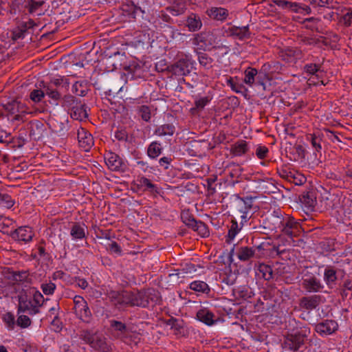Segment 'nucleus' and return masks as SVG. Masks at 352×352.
Here are the masks:
<instances>
[{"label": "nucleus", "instance_id": "f257e3e1", "mask_svg": "<svg viewBox=\"0 0 352 352\" xmlns=\"http://www.w3.org/2000/svg\"><path fill=\"white\" fill-rule=\"evenodd\" d=\"M110 301L119 307H153L160 300L157 291L154 289L130 292L122 291L120 292L111 291L109 294Z\"/></svg>", "mask_w": 352, "mask_h": 352}, {"label": "nucleus", "instance_id": "f03ea898", "mask_svg": "<svg viewBox=\"0 0 352 352\" xmlns=\"http://www.w3.org/2000/svg\"><path fill=\"white\" fill-rule=\"evenodd\" d=\"M192 43L197 49L206 50L210 48L226 49L229 47L224 45L220 40L217 39V32L216 31H204L194 35L192 39Z\"/></svg>", "mask_w": 352, "mask_h": 352}, {"label": "nucleus", "instance_id": "7ed1b4c3", "mask_svg": "<svg viewBox=\"0 0 352 352\" xmlns=\"http://www.w3.org/2000/svg\"><path fill=\"white\" fill-rule=\"evenodd\" d=\"M252 201L250 198L243 199L236 196L233 206V212L240 221V224L243 225L252 216L251 210Z\"/></svg>", "mask_w": 352, "mask_h": 352}, {"label": "nucleus", "instance_id": "20e7f679", "mask_svg": "<svg viewBox=\"0 0 352 352\" xmlns=\"http://www.w3.org/2000/svg\"><path fill=\"white\" fill-rule=\"evenodd\" d=\"M270 3L269 4L270 8H271V11L276 12V8H274V5L277 6L280 9L287 11L292 12L294 13H300V14H310L311 12V10L309 6L300 3L296 2H292L287 0H270Z\"/></svg>", "mask_w": 352, "mask_h": 352}, {"label": "nucleus", "instance_id": "39448f33", "mask_svg": "<svg viewBox=\"0 0 352 352\" xmlns=\"http://www.w3.org/2000/svg\"><path fill=\"white\" fill-rule=\"evenodd\" d=\"M181 219L184 223L197 232L200 236L205 237L208 235L209 231L207 226L201 221H197L188 210L182 212Z\"/></svg>", "mask_w": 352, "mask_h": 352}, {"label": "nucleus", "instance_id": "423d86ee", "mask_svg": "<svg viewBox=\"0 0 352 352\" xmlns=\"http://www.w3.org/2000/svg\"><path fill=\"white\" fill-rule=\"evenodd\" d=\"M306 335L300 332L289 333L285 336L283 347L290 351H297L305 344Z\"/></svg>", "mask_w": 352, "mask_h": 352}, {"label": "nucleus", "instance_id": "0eeeda50", "mask_svg": "<svg viewBox=\"0 0 352 352\" xmlns=\"http://www.w3.org/2000/svg\"><path fill=\"white\" fill-rule=\"evenodd\" d=\"M74 313L78 318L85 322L89 323L92 318V314L88 307L87 301L80 296L74 298Z\"/></svg>", "mask_w": 352, "mask_h": 352}, {"label": "nucleus", "instance_id": "6e6552de", "mask_svg": "<svg viewBox=\"0 0 352 352\" xmlns=\"http://www.w3.org/2000/svg\"><path fill=\"white\" fill-rule=\"evenodd\" d=\"M301 225L296 221L293 217H284L283 227L280 232L288 236L291 239L300 235L301 232Z\"/></svg>", "mask_w": 352, "mask_h": 352}, {"label": "nucleus", "instance_id": "1a4fd4ad", "mask_svg": "<svg viewBox=\"0 0 352 352\" xmlns=\"http://www.w3.org/2000/svg\"><path fill=\"white\" fill-rule=\"evenodd\" d=\"M218 32L223 36H234L239 39L248 38L250 34L248 25L237 27L228 24L226 26H223Z\"/></svg>", "mask_w": 352, "mask_h": 352}, {"label": "nucleus", "instance_id": "9d476101", "mask_svg": "<svg viewBox=\"0 0 352 352\" xmlns=\"http://www.w3.org/2000/svg\"><path fill=\"white\" fill-rule=\"evenodd\" d=\"M110 327L113 331L116 332V336L118 338L127 344H130L131 340V331L124 323L112 320L110 321Z\"/></svg>", "mask_w": 352, "mask_h": 352}, {"label": "nucleus", "instance_id": "9b49d317", "mask_svg": "<svg viewBox=\"0 0 352 352\" xmlns=\"http://www.w3.org/2000/svg\"><path fill=\"white\" fill-rule=\"evenodd\" d=\"M34 235L32 229L28 226H21L10 233L13 239L25 243L31 241Z\"/></svg>", "mask_w": 352, "mask_h": 352}, {"label": "nucleus", "instance_id": "f8f14e48", "mask_svg": "<svg viewBox=\"0 0 352 352\" xmlns=\"http://www.w3.org/2000/svg\"><path fill=\"white\" fill-rule=\"evenodd\" d=\"M253 250L256 251L255 257L258 258L267 256L272 251H275L277 254H280L285 252V250H280L279 245H274L272 247L271 244L268 241H263L259 245L254 246Z\"/></svg>", "mask_w": 352, "mask_h": 352}, {"label": "nucleus", "instance_id": "ddd939ff", "mask_svg": "<svg viewBox=\"0 0 352 352\" xmlns=\"http://www.w3.org/2000/svg\"><path fill=\"white\" fill-rule=\"evenodd\" d=\"M79 146L85 151H88L94 145V138L85 129L79 128L77 131Z\"/></svg>", "mask_w": 352, "mask_h": 352}, {"label": "nucleus", "instance_id": "4468645a", "mask_svg": "<svg viewBox=\"0 0 352 352\" xmlns=\"http://www.w3.org/2000/svg\"><path fill=\"white\" fill-rule=\"evenodd\" d=\"M18 311L35 315L39 313L40 310L37 308V306L33 304L31 298H28L26 296H21L19 300Z\"/></svg>", "mask_w": 352, "mask_h": 352}, {"label": "nucleus", "instance_id": "2eb2a0df", "mask_svg": "<svg viewBox=\"0 0 352 352\" xmlns=\"http://www.w3.org/2000/svg\"><path fill=\"white\" fill-rule=\"evenodd\" d=\"M284 217L281 214H273L269 216L265 220V228L271 231L277 232L278 230L280 232L281 227H283V222Z\"/></svg>", "mask_w": 352, "mask_h": 352}, {"label": "nucleus", "instance_id": "dca6fc26", "mask_svg": "<svg viewBox=\"0 0 352 352\" xmlns=\"http://www.w3.org/2000/svg\"><path fill=\"white\" fill-rule=\"evenodd\" d=\"M168 69L175 76H186L190 72L188 60L182 58L168 67Z\"/></svg>", "mask_w": 352, "mask_h": 352}, {"label": "nucleus", "instance_id": "f3484780", "mask_svg": "<svg viewBox=\"0 0 352 352\" xmlns=\"http://www.w3.org/2000/svg\"><path fill=\"white\" fill-rule=\"evenodd\" d=\"M321 301L322 296L320 295L305 296L300 299L299 305L302 309L313 310L321 303Z\"/></svg>", "mask_w": 352, "mask_h": 352}, {"label": "nucleus", "instance_id": "a211bd4d", "mask_svg": "<svg viewBox=\"0 0 352 352\" xmlns=\"http://www.w3.org/2000/svg\"><path fill=\"white\" fill-rule=\"evenodd\" d=\"M302 286L309 292H318L324 288L320 280L314 276L304 278L302 280Z\"/></svg>", "mask_w": 352, "mask_h": 352}, {"label": "nucleus", "instance_id": "6ab92c4d", "mask_svg": "<svg viewBox=\"0 0 352 352\" xmlns=\"http://www.w3.org/2000/svg\"><path fill=\"white\" fill-rule=\"evenodd\" d=\"M338 324L333 320H326L324 322L318 323L316 329L318 333L331 334L338 330Z\"/></svg>", "mask_w": 352, "mask_h": 352}, {"label": "nucleus", "instance_id": "aec40b11", "mask_svg": "<svg viewBox=\"0 0 352 352\" xmlns=\"http://www.w3.org/2000/svg\"><path fill=\"white\" fill-rule=\"evenodd\" d=\"M105 162L111 170H118L122 168L123 162L122 159L114 153H109L104 157Z\"/></svg>", "mask_w": 352, "mask_h": 352}, {"label": "nucleus", "instance_id": "412c9836", "mask_svg": "<svg viewBox=\"0 0 352 352\" xmlns=\"http://www.w3.org/2000/svg\"><path fill=\"white\" fill-rule=\"evenodd\" d=\"M28 271H11L8 274V278L13 283L26 282L31 283V278L29 276Z\"/></svg>", "mask_w": 352, "mask_h": 352}, {"label": "nucleus", "instance_id": "4be33fe9", "mask_svg": "<svg viewBox=\"0 0 352 352\" xmlns=\"http://www.w3.org/2000/svg\"><path fill=\"white\" fill-rule=\"evenodd\" d=\"M299 199L301 204L308 210H313L316 205V197L314 192H303Z\"/></svg>", "mask_w": 352, "mask_h": 352}, {"label": "nucleus", "instance_id": "5701e85b", "mask_svg": "<svg viewBox=\"0 0 352 352\" xmlns=\"http://www.w3.org/2000/svg\"><path fill=\"white\" fill-rule=\"evenodd\" d=\"M186 25L190 32H196L199 30L202 27V22L196 14L191 13L186 19Z\"/></svg>", "mask_w": 352, "mask_h": 352}, {"label": "nucleus", "instance_id": "b1692460", "mask_svg": "<svg viewBox=\"0 0 352 352\" xmlns=\"http://www.w3.org/2000/svg\"><path fill=\"white\" fill-rule=\"evenodd\" d=\"M208 14L213 19L223 21L228 18L229 12L226 8L214 7L208 10Z\"/></svg>", "mask_w": 352, "mask_h": 352}, {"label": "nucleus", "instance_id": "393cba45", "mask_svg": "<svg viewBox=\"0 0 352 352\" xmlns=\"http://www.w3.org/2000/svg\"><path fill=\"white\" fill-rule=\"evenodd\" d=\"M248 145L246 141L241 140L231 146L230 153L234 156H241L248 151Z\"/></svg>", "mask_w": 352, "mask_h": 352}, {"label": "nucleus", "instance_id": "a878e982", "mask_svg": "<svg viewBox=\"0 0 352 352\" xmlns=\"http://www.w3.org/2000/svg\"><path fill=\"white\" fill-rule=\"evenodd\" d=\"M337 280V270L333 266H327L324 272V280L329 287H332Z\"/></svg>", "mask_w": 352, "mask_h": 352}, {"label": "nucleus", "instance_id": "bb28decb", "mask_svg": "<svg viewBox=\"0 0 352 352\" xmlns=\"http://www.w3.org/2000/svg\"><path fill=\"white\" fill-rule=\"evenodd\" d=\"M212 98L209 96L201 97L195 100V107L190 109L192 115H197L211 101Z\"/></svg>", "mask_w": 352, "mask_h": 352}, {"label": "nucleus", "instance_id": "cd10ccee", "mask_svg": "<svg viewBox=\"0 0 352 352\" xmlns=\"http://www.w3.org/2000/svg\"><path fill=\"white\" fill-rule=\"evenodd\" d=\"M214 315L207 309H201L197 313V319L207 325H212L214 323Z\"/></svg>", "mask_w": 352, "mask_h": 352}, {"label": "nucleus", "instance_id": "c85d7f7f", "mask_svg": "<svg viewBox=\"0 0 352 352\" xmlns=\"http://www.w3.org/2000/svg\"><path fill=\"white\" fill-rule=\"evenodd\" d=\"M20 102L16 100H12L4 105L5 109L12 115H14L13 120H20L22 117L19 113L20 112Z\"/></svg>", "mask_w": 352, "mask_h": 352}, {"label": "nucleus", "instance_id": "c756f323", "mask_svg": "<svg viewBox=\"0 0 352 352\" xmlns=\"http://www.w3.org/2000/svg\"><path fill=\"white\" fill-rule=\"evenodd\" d=\"M256 251L253 248L241 247L237 252V256L241 261H249L251 258L255 257Z\"/></svg>", "mask_w": 352, "mask_h": 352}, {"label": "nucleus", "instance_id": "7c9ffc66", "mask_svg": "<svg viewBox=\"0 0 352 352\" xmlns=\"http://www.w3.org/2000/svg\"><path fill=\"white\" fill-rule=\"evenodd\" d=\"M71 117L76 120H82L87 118L88 114L84 105L72 107L70 112Z\"/></svg>", "mask_w": 352, "mask_h": 352}, {"label": "nucleus", "instance_id": "2f4dec72", "mask_svg": "<svg viewBox=\"0 0 352 352\" xmlns=\"http://www.w3.org/2000/svg\"><path fill=\"white\" fill-rule=\"evenodd\" d=\"M189 288L196 292L208 294L210 289L208 285L202 280H195L189 285Z\"/></svg>", "mask_w": 352, "mask_h": 352}, {"label": "nucleus", "instance_id": "473e14b6", "mask_svg": "<svg viewBox=\"0 0 352 352\" xmlns=\"http://www.w3.org/2000/svg\"><path fill=\"white\" fill-rule=\"evenodd\" d=\"M70 234L74 239H82L85 237L84 225L75 223L71 228Z\"/></svg>", "mask_w": 352, "mask_h": 352}, {"label": "nucleus", "instance_id": "72a5a7b5", "mask_svg": "<svg viewBox=\"0 0 352 352\" xmlns=\"http://www.w3.org/2000/svg\"><path fill=\"white\" fill-rule=\"evenodd\" d=\"M175 128L172 124H165L158 126L155 134L158 136L173 135L175 133Z\"/></svg>", "mask_w": 352, "mask_h": 352}, {"label": "nucleus", "instance_id": "f704fd0d", "mask_svg": "<svg viewBox=\"0 0 352 352\" xmlns=\"http://www.w3.org/2000/svg\"><path fill=\"white\" fill-rule=\"evenodd\" d=\"M154 0H131V3L134 7V10H140L142 13L145 12L146 9H148L153 3Z\"/></svg>", "mask_w": 352, "mask_h": 352}, {"label": "nucleus", "instance_id": "c9c22d12", "mask_svg": "<svg viewBox=\"0 0 352 352\" xmlns=\"http://www.w3.org/2000/svg\"><path fill=\"white\" fill-rule=\"evenodd\" d=\"M256 74H257L256 69H255L254 67H248L244 72V75H245L244 80H243L244 82L246 85H248L250 87H252L255 82V78H256Z\"/></svg>", "mask_w": 352, "mask_h": 352}, {"label": "nucleus", "instance_id": "e433bc0d", "mask_svg": "<svg viewBox=\"0 0 352 352\" xmlns=\"http://www.w3.org/2000/svg\"><path fill=\"white\" fill-rule=\"evenodd\" d=\"M162 151V148L161 144L159 142L155 141L148 145L147 149V155L149 157L155 159L161 154Z\"/></svg>", "mask_w": 352, "mask_h": 352}, {"label": "nucleus", "instance_id": "4c0bfd02", "mask_svg": "<svg viewBox=\"0 0 352 352\" xmlns=\"http://www.w3.org/2000/svg\"><path fill=\"white\" fill-rule=\"evenodd\" d=\"M91 346L101 352H110L111 350L110 346L107 344L104 340L96 337Z\"/></svg>", "mask_w": 352, "mask_h": 352}, {"label": "nucleus", "instance_id": "58836bf2", "mask_svg": "<svg viewBox=\"0 0 352 352\" xmlns=\"http://www.w3.org/2000/svg\"><path fill=\"white\" fill-rule=\"evenodd\" d=\"M15 204V201L8 193H3L0 191V206L7 209L11 208Z\"/></svg>", "mask_w": 352, "mask_h": 352}, {"label": "nucleus", "instance_id": "ea45409f", "mask_svg": "<svg viewBox=\"0 0 352 352\" xmlns=\"http://www.w3.org/2000/svg\"><path fill=\"white\" fill-rule=\"evenodd\" d=\"M258 270L265 280H269L273 278V270L271 266L262 263L258 265Z\"/></svg>", "mask_w": 352, "mask_h": 352}, {"label": "nucleus", "instance_id": "a19ab883", "mask_svg": "<svg viewBox=\"0 0 352 352\" xmlns=\"http://www.w3.org/2000/svg\"><path fill=\"white\" fill-rule=\"evenodd\" d=\"M198 60L199 64L203 66L205 69H210L212 66L213 59L206 53L198 54Z\"/></svg>", "mask_w": 352, "mask_h": 352}, {"label": "nucleus", "instance_id": "79ce46f5", "mask_svg": "<svg viewBox=\"0 0 352 352\" xmlns=\"http://www.w3.org/2000/svg\"><path fill=\"white\" fill-rule=\"evenodd\" d=\"M231 226L228 230V239L227 241L230 242V241L232 240L235 236L238 234V232L241 230L242 226L243 225L240 224L239 226L236 219H232L231 221Z\"/></svg>", "mask_w": 352, "mask_h": 352}, {"label": "nucleus", "instance_id": "37998d69", "mask_svg": "<svg viewBox=\"0 0 352 352\" xmlns=\"http://www.w3.org/2000/svg\"><path fill=\"white\" fill-rule=\"evenodd\" d=\"M307 139L311 142L312 146L316 149V151L319 152L321 150L322 139L320 138V134H309L307 136Z\"/></svg>", "mask_w": 352, "mask_h": 352}, {"label": "nucleus", "instance_id": "c03bdc74", "mask_svg": "<svg viewBox=\"0 0 352 352\" xmlns=\"http://www.w3.org/2000/svg\"><path fill=\"white\" fill-rule=\"evenodd\" d=\"M45 95L54 100L57 103V101L60 98V94L52 86H47L44 85Z\"/></svg>", "mask_w": 352, "mask_h": 352}, {"label": "nucleus", "instance_id": "a18cd8bd", "mask_svg": "<svg viewBox=\"0 0 352 352\" xmlns=\"http://www.w3.org/2000/svg\"><path fill=\"white\" fill-rule=\"evenodd\" d=\"M47 86H52V87H58L62 86L63 87L68 88L69 85V80L65 77L58 78H52L50 82L47 85Z\"/></svg>", "mask_w": 352, "mask_h": 352}, {"label": "nucleus", "instance_id": "49530a36", "mask_svg": "<svg viewBox=\"0 0 352 352\" xmlns=\"http://www.w3.org/2000/svg\"><path fill=\"white\" fill-rule=\"evenodd\" d=\"M269 80L268 74L265 72H258L255 78V82L254 84L262 86L263 89H265V83L266 82Z\"/></svg>", "mask_w": 352, "mask_h": 352}, {"label": "nucleus", "instance_id": "de8ad7c7", "mask_svg": "<svg viewBox=\"0 0 352 352\" xmlns=\"http://www.w3.org/2000/svg\"><path fill=\"white\" fill-rule=\"evenodd\" d=\"M45 97V89L44 87H43V89H34L32 90L30 94V98L34 102H41L43 98Z\"/></svg>", "mask_w": 352, "mask_h": 352}, {"label": "nucleus", "instance_id": "09e8293b", "mask_svg": "<svg viewBox=\"0 0 352 352\" xmlns=\"http://www.w3.org/2000/svg\"><path fill=\"white\" fill-rule=\"evenodd\" d=\"M80 338L83 340L86 343L90 346L96 338L95 334L89 330H82L80 331Z\"/></svg>", "mask_w": 352, "mask_h": 352}, {"label": "nucleus", "instance_id": "8fccbe9b", "mask_svg": "<svg viewBox=\"0 0 352 352\" xmlns=\"http://www.w3.org/2000/svg\"><path fill=\"white\" fill-rule=\"evenodd\" d=\"M138 181L139 182V185L142 187H146L147 190L152 192H157L156 186L153 184L148 178L142 177Z\"/></svg>", "mask_w": 352, "mask_h": 352}, {"label": "nucleus", "instance_id": "3c124183", "mask_svg": "<svg viewBox=\"0 0 352 352\" xmlns=\"http://www.w3.org/2000/svg\"><path fill=\"white\" fill-rule=\"evenodd\" d=\"M352 290V280L349 278L346 279L340 289V295L342 299L346 298L349 296V292Z\"/></svg>", "mask_w": 352, "mask_h": 352}, {"label": "nucleus", "instance_id": "603ef678", "mask_svg": "<svg viewBox=\"0 0 352 352\" xmlns=\"http://www.w3.org/2000/svg\"><path fill=\"white\" fill-rule=\"evenodd\" d=\"M306 180V177L298 172H292L291 177L289 178V182L296 185H302L305 183Z\"/></svg>", "mask_w": 352, "mask_h": 352}, {"label": "nucleus", "instance_id": "864d4df0", "mask_svg": "<svg viewBox=\"0 0 352 352\" xmlns=\"http://www.w3.org/2000/svg\"><path fill=\"white\" fill-rule=\"evenodd\" d=\"M139 115L141 118L145 121L148 122L151 118L150 108L146 105H142L139 108Z\"/></svg>", "mask_w": 352, "mask_h": 352}, {"label": "nucleus", "instance_id": "5fc2aeb1", "mask_svg": "<svg viewBox=\"0 0 352 352\" xmlns=\"http://www.w3.org/2000/svg\"><path fill=\"white\" fill-rule=\"evenodd\" d=\"M43 1H36L34 0H31L28 6V12L32 14L36 13L38 15L41 14V12H38V10L43 5Z\"/></svg>", "mask_w": 352, "mask_h": 352}, {"label": "nucleus", "instance_id": "6e6d98bb", "mask_svg": "<svg viewBox=\"0 0 352 352\" xmlns=\"http://www.w3.org/2000/svg\"><path fill=\"white\" fill-rule=\"evenodd\" d=\"M41 288L45 295H52L56 289V285L51 281L43 283L41 284Z\"/></svg>", "mask_w": 352, "mask_h": 352}, {"label": "nucleus", "instance_id": "4d7b16f0", "mask_svg": "<svg viewBox=\"0 0 352 352\" xmlns=\"http://www.w3.org/2000/svg\"><path fill=\"white\" fill-rule=\"evenodd\" d=\"M3 320L9 330H12L14 329L15 320L13 314L10 312L5 314L3 316Z\"/></svg>", "mask_w": 352, "mask_h": 352}, {"label": "nucleus", "instance_id": "13d9d810", "mask_svg": "<svg viewBox=\"0 0 352 352\" xmlns=\"http://www.w3.org/2000/svg\"><path fill=\"white\" fill-rule=\"evenodd\" d=\"M76 98L72 95H65L62 98V106L65 108H72L74 107Z\"/></svg>", "mask_w": 352, "mask_h": 352}, {"label": "nucleus", "instance_id": "bf43d9fd", "mask_svg": "<svg viewBox=\"0 0 352 352\" xmlns=\"http://www.w3.org/2000/svg\"><path fill=\"white\" fill-rule=\"evenodd\" d=\"M16 324L21 328H27L31 324V320L28 316L21 315L18 317Z\"/></svg>", "mask_w": 352, "mask_h": 352}, {"label": "nucleus", "instance_id": "052dcab7", "mask_svg": "<svg viewBox=\"0 0 352 352\" xmlns=\"http://www.w3.org/2000/svg\"><path fill=\"white\" fill-rule=\"evenodd\" d=\"M227 85L230 87L232 91L236 93H241L242 91V89L243 88V85L239 83H236L234 81L232 77H230L227 79Z\"/></svg>", "mask_w": 352, "mask_h": 352}, {"label": "nucleus", "instance_id": "680f3d73", "mask_svg": "<svg viewBox=\"0 0 352 352\" xmlns=\"http://www.w3.org/2000/svg\"><path fill=\"white\" fill-rule=\"evenodd\" d=\"M31 300L33 302V304L37 306V308L39 309L40 307L43 305V302L44 300V298L43 295L38 291H36Z\"/></svg>", "mask_w": 352, "mask_h": 352}, {"label": "nucleus", "instance_id": "e2e57ef3", "mask_svg": "<svg viewBox=\"0 0 352 352\" xmlns=\"http://www.w3.org/2000/svg\"><path fill=\"white\" fill-rule=\"evenodd\" d=\"M13 220L8 217L0 216V230L4 232V229L13 224Z\"/></svg>", "mask_w": 352, "mask_h": 352}, {"label": "nucleus", "instance_id": "0e129e2a", "mask_svg": "<svg viewBox=\"0 0 352 352\" xmlns=\"http://www.w3.org/2000/svg\"><path fill=\"white\" fill-rule=\"evenodd\" d=\"M269 152V149L265 146H258L256 149V155L258 159H265Z\"/></svg>", "mask_w": 352, "mask_h": 352}, {"label": "nucleus", "instance_id": "69168bd1", "mask_svg": "<svg viewBox=\"0 0 352 352\" xmlns=\"http://www.w3.org/2000/svg\"><path fill=\"white\" fill-rule=\"evenodd\" d=\"M26 32V30L24 28L23 25L21 27H18L15 28L12 32V38L14 40H17L24 36V34Z\"/></svg>", "mask_w": 352, "mask_h": 352}, {"label": "nucleus", "instance_id": "338daca9", "mask_svg": "<svg viewBox=\"0 0 352 352\" xmlns=\"http://www.w3.org/2000/svg\"><path fill=\"white\" fill-rule=\"evenodd\" d=\"M319 20L314 17H310L305 19L303 21V23L305 24V26L311 30H314L316 28V25L318 23Z\"/></svg>", "mask_w": 352, "mask_h": 352}, {"label": "nucleus", "instance_id": "774afa93", "mask_svg": "<svg viewBox=\"0 0 352 352\" xmlns=\"http://www.w3.org/2000/svg\"><path fill=\"white\" fill-rule=\"evenodd\" d=\"M352 11L348 10L340 19V21L343 23L345 25L349 26L351 23Z\"/></svg>", "mask_w": 352, "mask_h": 352}]
</instances>
